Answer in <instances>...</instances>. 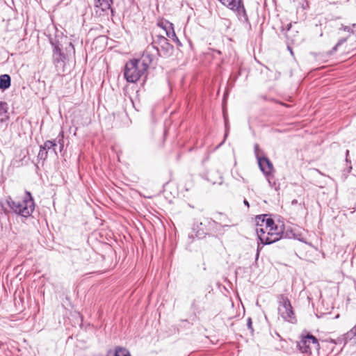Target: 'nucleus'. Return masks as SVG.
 Instances as JSON below:
<instances>
[{"label": "nucleus", "instance_id": "23", "mask_svg": "<svg viewBox=\"0 0 356 356\" xmlns=\"http://www.w3.org/2000/svg\"><path fill=\"white\" fill-rule=\"evenodd\" d=\"M48 152L44 149L42 147H40V151L38 155V159L41 160H46L47 158Z\"/></svg>", "mask_w": 356, "mask_h": 356}, {"label": "nucleus", "instance_id": "35", "mask_svg": "<svg viewBox=\"0 0 356 356\" xmlns=\"http://www.w3.org/2000/svg\"><path fill=\"white\" fill-rule=\"evenodd\" d=\"M297 203H298V200H292V202H291V204H296Z\"/></svg>", "mask_w": 356, "mask_h": 356}, {"label": "nucleus", "instance_id": "29", "mask_svg": "<svg viewBox=\"0 0 356 356\" xmlns=\"http://www.w3.org/2000/svg\"><path fill=\"white\" fill-rule=\"evenodd\" d=\"M195 237L198 238H201L204 236V233L203 231H197L195 234Z\"/></svg>", "mask_w": 356, "mask_h": 356}, {"label": "nucleus", "instance_id": "4", "mask_svg": "<svg viewBox=\"0 0 356 356\" xmlns=\"http://www.w3.org/2000/svg\"><path fill=\"white\" fill-rule=\"evenodd\" d=\"M278 313L286 321L293 323L296 320L292 306L289 298L282 294L278 297Z\"/></svg>", "mask_w": 356, "mask_h": 356}, {"label": "nucleus", "instance_id": "3", "mask_svg": "<svg viewBox=\"0 0 356 356\" xmlns=\"http://www.w3.org/2000/svg\"><path fill=\"white\" fill-rule=\"evenodd\" d=\"M297 347L302 353L312 355L313 352L319 350L320 344L316 337L311 334H307L305 336H301Z\"/></svg>", "mask_w": 356, "mask_h": 356}, {"label": "nucleus", "instance_id": "36", "mask_svg": "<svg viewBox=\"0 0 356 356\" xmlns=\"http://www.w3.org/2000/svg\"><path fill=\"white\" fill-rule=\"evenodd\" d=\"M3 209V204H1V202H0V211H2Z\"/></svg>", "mask_w": 356, "mask_h": 356}, {"label": "nucleus", "instance_id": "15", "mask_svg": "<svg viewBox=\"0 0 356 356\" xmlns=\"http://www.w3.org/2000/svg\"><path fill=\"white\" fill-rule=\"evenodd\" d=\"M112 3V0H95L96 7H99L102 10L109 9Z\"/></svg>", "mask_w": 356, "mask_h": 356}, {"label": "nucleus", "instance_id": "14", "mask_svg": "<svg viewBox=\"0 0 356 356\" xmlns=\"http://www.w3.org/2000/svg\"><path fill=\"white\" fill-rule=\"evenodd\" d=\"M56 146L57 144L56 143V140H47L42 145H40L41 147H42L47 152L51 149L52 152L55 154V155L57 156V152L56 151Z\"/></svg>", "mask_w": 356, "mask_h": 356}, {"label": "nucleus", "instance_id": "9", "mask_svg": "<svg viewBox=\"0 0 356 356\" xmlns=\"http://www.w3.org/2000/svg\"><path fill=\"white\" fill-rule=\"evenodd\" d=\"M282 229L277 230L273 229L272 231L268 230L265 238H261V243L264 245H269L279 241L282 238Z\"/></svg>", "mask_w": 356, "mask_h": 356}, {"label": "nucleus", "instance_id": "33", "mask_svg": "<svg viewBox=\"0 0 356 356\" xmlns=\"http://www.w3.org/2000/svg\"><path fill=\"white\" fill-rule=\"evenodd\" d=\"M243 203H244V204H245V206H247L248 207H250L249 202H248V201L247 200H245H245H243Z\"/></svg>", "mask_w": 356, "mask_h": 356}, {"label": "nucleus", "instance_id": "8", "mask_svg": "<svg viewBox=\"0 0 356 356\" xmlns=\"http://www.w3.org/2000/svg\"><path fill=\"white\" fill-rule=\"evenodd\" d=\"M257 161L259 167L265 176L273 173V165L269 159L266 156H257Z\"/></svg>", "mask_w": 356, "mask_h": 356}, {"label": "nucleus", "instance_id": "22", "mask_svg": "<svg viewBox=\"0 0 356 356\" xmlns=\"http://www.w3.org/2000/svg\"><path fill=\"white\" fill-rule=\"evenodd\" d=\"M342 29L350 33L354 34L356 32V24H353L351 26H343Z\"/></svg>", "mask_w": 356, "mask_h": 356}, {"label": "nucleus", "instance_id": "12", "mask_svg": "<svg viewBox=\"0 0 356 356\" xmlns=\"http://www.w3.org/2000/svg\"><path fill=\"white\" fill-rule=\"evenodd\" d=\"M11 85V79L8 74H2L0 76V89L5 90L10 88Z\"/></svg>", "mask_w": 356, "mask_h": 356}, {"label": "nucleus", "instance_id": "7", "mask_svg": "<svg viewBox=\"0 0 356 356\" xmlns=\"http://www.w3.org/2000/svg\"><path fill=\"white\" fill-rule=\"evenodd\" d=\"M50 43L52 45L53 49V60L54 63L56 65H64L65 61L69 58L68 54H65L63 53L60 48V44L56 40H54L53 38H50Z\"/></svg>", "mask_w": 356, "mask_h": 356}, {"label": "nucleus", "instance_id": "17", "mask_svg": "<svg viewBox=\"0 0 356 356\" xmlns=\"http://www.w3.org/2000/svg\"><path fill=\"white\" fill-rule=\"evenodd\" d=\"M265 177L266 178V180L268 182V184H269L270 187H271L272 188H274L275 190L277 191L279 189V186L277 184V181H276V179L275 178L274 175H273V173L270 174V175H266Z\"/></svg>", "mask_w": 356, "mask_h": 356}, {"label": "nucleus", "instance_id": "26", "mask_svg": "<svg viewBox=\"0 0 356 356\" xmlns=\"http://www.w3.org/2000/svg\"><path fill=\"white\" fill-rule=\"evenodd\" d=\"M191 309H193V312L195 313H200V309L197 308V305H196V300H195L192 305H191Z\"/></svg>", "mask_w": 356, "mask_h": 356}, {"label": "nucleus", "instance_id": "30", "mask_svg": "<svg viewBox=\"0 0 356 356\" xmlns=\"http://www.w3.org/2000/svg\"><path fill=\"white\" fill-rule=\"evenodd\" d=\"M254 153L256 154V156L257 157V156H259V152L260 151L259 145L258 144H255L254 147Z\"/></svg>", "mask_w": 356, "mask_h": 356}, {"label": "nucleus", "instance_id": "37", "mask_svg": "<svg viewBox=\"0 0 356 356\" xmlns=\"http://www.w3.org/2000/svg\"><path fill=\"white\" fill-rule=\"evenodd\" d=\"M213 184H216L217 181H214V180H212L211 179H209Z\"/></svg>", "mask_w": 356, "mask_h": 356}, {"label": "nucleus", "instance_id": "34", "mask_svg": "<svg viewBox=\"0 0 356 356\" xmlns=\"http://www.w3.org/2000/svg\"><path fill=\"white\" fill-rule=\"evenodd\" d=\"M193 232H194V230L193 231V232L191 234H188V238H192V239L194 238V234H193Z\"/></svg>", "mask_w": 356, "mask_h": 356}, {"label": "nucleus", "instance_id": "19", "mask_svg": "<svg viewBox=\"0 0 356 356\" xmlns=\"http://www.w3.org/2000/svg\"><path fill=\"white\" fill-rule=\"evenodd\" d=\"M219 1L229 9H233L237 5L238 0H219Z\"/></svg>", "mask_w": 356, "mask_h": 356}, {"label": "nucleus", "instance_id": "2", "mask_svg": "<svg viewBox=\"0 0 356 356\" xmlns=\"http://www.w3.org/2000/svg\"><path fill=\"white\" fill-rule=\"evenodd\" d=\"M146 71L147 70L140 64L139 60L133 59L126 63L124 75L128 82L135 83Z\"/></svg>", "mask_w": 356, "mask_h": 356}, {"label": "nucleus", "instance_id": "13", "mask_svg": "<svg viewBox=\"0 0 356 356\" xmlns=\"http://www.w3.org/2000/svg\"><path fill=\"white\" fill-rule=\"evenodd\" d=\"M107 356H130V353L126 348L118 347L115 351L110 350Z\"/></svg>", "mask_w": 356, "mask_h": 356}, {"label": "nucleus", "instance_id": "11", "mask_svg": "<svg viewBox=\"0 0 356 356\" xmlns=\"http://www.w3.org/2000/svg\"><path fill=\"white\" fill-rule=\"evenodd\" d=\"M232 10L236 13L237 17L241 22L248 24H250L242 0H238L236 6Z\"/></svg>", "mask_w": 356, "mask_h": 356}, {"label": "nucleus", "instance_id": "16", "mask_svg": "<svg viewBox=\"0 0 356 356\" xmlns=\"http://www.w3.org/2000/svg\"><path fill=\"white\" fill-rule=\"evenodd\" d=\"M8 110V105L6 102H0V117L5 115L6 118H1L0 120L1 122H3L7 120L9 118L6 115Z\"/></svg>", "mask_w": 356, "mask_h": 356}, {"label": "nucleus", "instance_id": "27", "mask_svg": "<svg viewBox=\"0 0 356 356\" xmlns=\"http://www.w3.org/2000/svg\"><path fill=\"white\" fill-rule=\"evenodd\" d=\"M247 325H248V329L250 330L251 332H253L252 322V319L250 318H248V319Z\"/></svg>", "mask_w": 356, "mask_h": 356}, {"label": "nucleus", "instance_id": "25", "mask_svg": "<svg viewBox=\"0 0 356 356\" xmlns=\"http://www.w3.org/2000/svg\"><path fill=\"white\" fill-rule=\"evenodd\" d=\"M166 34H167V35L169 38H172V40H177V42H179V40H178V38H177V35H176V34H175L172 27V31L171 32L166 31Z\"/></svg>", "mask_w": 356, "mask_h": 356}, {"label": "nucleus", "instance_id": "31", "mask_svg": "<svg viewBox=\"0 0 356 356\" xmlns=\"http://www.w3.org/2000/svg\"><path fill=\"white\" fill-rule=\"evenodd\" d=\"M292 25H291V23H289L286 25V35L287 38H289V32L291 28Z\"/></svg>", "mask_w": 356, "mask_h": 356}, {"label": "nucleus", "instance_id": "21", "mask_svg": "<svg viewBox=\"0 0 356 356\" xmlns=\"http://www.w3.org/2000/svg\"><path fill=\"white\" fill-rule=\"evenodd\" d=\"M65 51H66V53H65V54H68L69 58L74 56L75 49H74V45L72 44V42H70L67 44V46L65 47Z\"/></svg>", "mask_w": 356, "mask_h": 356}, {"label": "nucleus", "instance_id": "18", "mask_svg": "<svg viewBox=\"0 0 356 356\" xmlns=\"http://www.w3.org/2000/svg\"><path fill=\"white\" fill-rule=\"evenodd\" d=\"M355 338H356V326L344 334V339L346 342L351 341Z\"/></svg>", "mask_w": 356, "mask_h": 356}, {"label": "nucleus", "instance_id": "6", "mask_svg": "<svg viewBox=\"0 0 356 356\" xmlns=\"http://www.w3.org/2000/svg\"><path fill=\"white\" fill-rule=\"evenodd\" d=\"M157 56H159V50L154 47V46L149 44L147 47L141 58L138 60L140 64L147 70L156 59Z\"/></svg>", "mask_w": 356, "mask_h": 356}, {"label": "nucleus", "instance_id": "10", "mask_svg": "<svg viewBox=\"0 0 356 356\" xmlns=\"http://www.w3.org/2000/svg\"><path fill=\"white\" fill-rule=\"evenodd\" d=\"M257 226L265 227L266 229L272 231L273 229H278V227L275 224L272 218H266V215L258 216L256 218Z\"/></svg>", "mask_w": 356, "mask_h": 356}, {"label": "nucleus", "instance_id": "32", "mask_svg": "<svg viewBox=\"0 0 356 356\" xmlns=\"http://www.w3.org/2000/svg\"><path fill=\"white\" fill-rule=\"evenodd\" d=\"M58 143H59V144H60V150L61 151V150H62V149L63 148V146H64L63 139H60V140H58Z\"/></svg>", "mask_w": 356, "mask_h": 356}, {"label": "nucleus", "instance_id": "1", "mask_svg": "<svg viewBox=\"0 0 356 356\" xmlns=\"http://www.w3.org/2000/svg\"><path fill=\"white\" fill-rule=\"evenodd\" d=\"M6 202L13 212L26 218L30 216L35 209L34 200L31 193L27 191L22 199H13L8 197Z\"/></svg>", "mask_w": 356, "mask_h": 356}, {"label": "nucleus", "instance_id": "39", "mask_svg": "<svg viewBox=\"0 0 356 356\" xmlns=\"http://www.w3.org/2000/svg\"><path fill=\"white\" fill-rule=\"evenodd\" d=\"M348 154H349V151H348V150H347V151H346V155H348Z\"/></svg>", "mask_w": 356, "mask_h": 356}, {"label": "nucleus", "instance_id": "28", "mask_svg": "<svg viewBox=\"0 0 356 356\" xmlns=\"http://www.w3.org/2000/svg\"><path fill=\"white\" fill-rule=\"evenodd\" d=\"M225 138H224V140H225V138H227V135H228V131H229V126H228V123H227V120L225 119Z\"/></svg>", "mask_w": 356, "mask_h": 356}, {"label": "nucleus", "instance_id": "38", "mask_svg": "<svg viewBox=\"0 0 356 356\" xmlns=\"http://www.w3.org/2000/svg\"><path fill=\"white\" fill-rule=\"evenodd\" d=\"M288 48L290 50L291 53L293 54V51L291 50V49L289 47Z\"/></svg>", "mask_w": 356, "mask_h": 356}, {"label": "nucleus", "instance_id": "5", "mask_svg": "<svg viewBox=\"0 0 356 356\" xmlns=\"http://www.w3.org/2000/svg\"><path fill=\"white\" fill-rule=\"evenodd\" d=\"M159 50V56L167 58L170 56L173 51V46L170 44L168 40L164 36L156 35L151 44Z\"/></svg>", "mask_w": 356, "mask_h": 356}, {"label": "nucleus", "instance_id": "20", "mask_svg": "<svg viewBox=\"0 0 356 356\" xmlns=\"http://www.w3.org/2000/svg\"><path fill=\"white\" fill-rule=\"evenodd\" d=\"M268 229H266L265 227L257 226L256 229V232L258 236L259 239L261 241V238H265L266 236V234L268 233Z\"/></svg>", "mask_w": 356, "mask_h": 356}, {"label": "nucleus", "instance_id": "24", "mask_svg": "<svg viewBox=\"0 0 356 356\" xmlns=\"http://www.w3.org/2000/svg\"><path fill=\"white\" fill-rule=\"evenodd\" d=\"M346 38H341L340 39L338 42L335 44V46L332 48V49L330 51V54H333L337 51V49L339 46H341L342 44H343L346 41Z\"/></svg>", "mask_w": 356, "mask_h": 356}, {"label": "nucleus", "instance_id": "40", "mask_svg": "<svg viewBox=\"0 0 356 356\" xmlns=\"http://www.w3.org/2000/svg\"><path fill=\"white\" fill-rule=\"evenodd\" d=\"M261 223H262V218L260 219V224H261Z\"/></svg>", "mask_w": 356, "mask_h": 356}]
</instances>
